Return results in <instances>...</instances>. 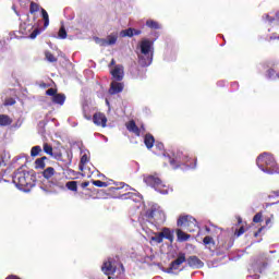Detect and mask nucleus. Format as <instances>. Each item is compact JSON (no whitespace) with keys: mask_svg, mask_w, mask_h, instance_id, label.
<instances>
[{"mask_svg":"<svg viewBox=\"0 0 279 279\" xmlns=\"http://www.w3.org/2000/svg\"><path fill=\"white\" fill-rule=\"evenodd\" d=\"M13 182L20 191L29 193L36 186V175L29 173V171L17 172L13 178Z\"/></svg>","mask_w":279,"mask_h":279,"instance_id":"obj_1","label":"nucleus"},{"mask_svg":"<svg viewBox=\"0 0 279 279\" xmlns=\"http://www.w3.org/2000/svg\"><path fill=\"white\" fill-rule=\"evenodd\" d=\"M142 56L138 57L141 66H149L154 60V41L150 39H142L140 43Z\"/></svg>","mask_w":279,"mask_h":279,"instance_id":"obj_2","label":"nucleus"},{"mask_svg":"<svg viewBox=\"0 0 279 279\" xmlns=\"http://www.w3.org/2000/svg\"><path fill=\"white\" fill-rule=\"evenodd\" d=\"M257 167L264 171V173H271V169L276 167V159L274 155L269 153H263L256 159Z\"/></svg>","mask_w":279,"mask_h":279,"instance_id":"obj_3","label":"nucleus"},{"mask_svg":"<svg viewBox=\"0 0 279 279\" xmlns=\"http://www.w3.org/2000/svg\"><path fill=\"white\" fill-rule=\"evenodd\" d=\"M145 182L148 184V186H151V189H155V191L161 193V195H167L169 193V185L165 184L162 179H160L157 173L147 175L145 178Z\"/></svg>","mask_w":279,"mask_h":279,"instance_id":"obj_4","label":"nucleus"},{"mask_svg":"<svg viewBox=\"0 0 279 279\" xmlns=\"http://www.w3.org/2000/svg\"><path fill=\"white\" fill-rule=\"evenodd\" d=\"M145 217L150 223H154L155 226H160V223L167 221V216H165V213L156 206L150 207L145 213Z\"/></svg>","mask_w":279,"mask_h":279,"instance_id":"obj_5","label":"nucleus"},{"mask_svg":"<svg viewBox=\"0 0 279 279\" xmlns=\"http://www.w3.org/2000/svg\"><path fill=\"white\" fill-rule=\"evenodd\" d=\"M177 226H183L187 232H196L199 229L197 220L192 216H181L177 221Z\"/></svg>","mask_w":279,"mask_h":279,"instance_id":"obj_6","label":"nucleus"},{"mask_svg":"<svg viewBox=\"0 0 279 279\" xmlns=\"http://www.w3.org/2000/svg\"><path fill=\"white\" fill-rule=\"evenodd\" d=\"M155 235L150 238V241H153L154 243H162V241H165V239H167V241H170V243H173V231H171V229L165 227L161 229V232H155Z\"/></svg>","mask_w":279,"mask_h":279,"instance_id":"obj_7","label":"nucleus"},{"mask_svg":"<svg viewBox=\"0 0 279 279\" xmlns=\"http://www.w3.org/2000/svg\"><path fill=\"white\" fill-rule=\"evenodd\" d=\"M101 271L105 276H108V279H112L110 276L117 274V264H114V259L108 258V260L102 264Z\"/></svg>","mask_w":279,"mask_h":279,"instance_id":"obj_8","label":"nucleus"},{"mask_svg":"<svg viewBox=\"0 0 279 279\" xmlns=\"http://www.w3.org/2000/svg\"><path fill=\"white\" fill-rule=\"evenodd\" d=\"M110 73L116 82H122L125 75L124 68L122 64L114 65Z\"/></svg>","mask_w":279,"mask_h":279,"instance_id":"obj_9","label":"nucleus"},{"mask_svg":"<svg viewBox=\"0 0 279 279\" xmlns=\"http://www.w3.org/2000/svg\"><path fill=\"white\" fill-rule=\"evenodd\" d=\"M183 263H186V254L179 253L177 259L171 262L168 272L180 269V265H182Z\"/></svg>","mask_w":279,"mask_h":279,"instance_id":"obj_10","label":"nucleus"},{"mask_svg":"<svg viewBox=\"0 0 279 279\" xmlns=\"http://www.w3.org/2000/svg\"><path fill=\"white\" fill-rule=\"evenodd\" d=\"M93 121H94L95 125H98L99 128H106V125L108 123V118L102 112H96L93 116Z\"/></svg>","mask_w":279,"mask_h":279,"instance_id":"obj_11","label":"nucleus"},{"mask_svg":"<svg viewBox=\"0 0 279 279\" xmlns=\"http://www.w3.org/2000/svg\"><path fill=\"white\" fill-rule=\"evenodd\" d=\"M186 263L189 267H192V269H202L204 267V262L199 259V257L192 255L186 259Z\"/></svg>","mask_w":279,"mask_h":279,"instance_id":"obj_12","label":"nucleus"},{"mask_svg":"<svg viewBox=\"0 0 279 279\" xmlns=\"http://www.w3.org/2000/svg\"><path fill=\"white\" fill-rule=\"evenodd\" d=\"M123 83H120V81H113L110 84L109 95H119V93H123Z\"/></svg>","mask_w":279,"mask_h":279,"instance_id":"obj_13","label":"nucleus"},{"mask_svg":"<svg viewBox=\"0 0 279 279\" xmlns=\"http://www.w3.org/2000/svg\"><path fill=\"white\" fill-rule=\"evenodd\" d=\"M126 130L132 134H135V136H141V129L138 128V125H136V122L134 120H131L126 123Z\"/></svg>","mask_w":279,"mask_h":279,"instance_id":"obj_14","label":"nucleus"},{"mask_svg":"<svg viewBox=\"0 0 279 279\" xmlns=\"http://www.w3.org/2000/svg\"><path fill=\"white\" fill-rule=\"evenodd\" d=\"M154 143H156V138H154V135H151V133H147L144 137V144L147 149H151V147H154Z\"/></svg>","mask_w":279,"mask_h":279,"instance_id":"obj_15","label":"nucleus"},{"mask_svg":"<svg viewBox=\"0 0 279 279\" xmlns=\"http://www.w3.org/2000/svg\"><path fill=\"white\" fill-rule=\"evenodd\" d=\"M56 169L53 167H48L46 168L43 172L41 175L45 178V180H51L53 175H56Z\"/></svg>","mask_w":279,"mask_h":279,"instance_id":"obj_16","label":"nucleus"},{"mask_svg":"<svg viewBox=\"0 0 279 279\" xmlns=\"http://www.w3.org/2000/svg\"><path fill=\"white\" fill-rule=\"evenodd\" d=\"M64 101H66V95L64 94H57L52 97V102L58 106H64Z\"/></svg>","mask_w":279,"mask_h":279,"instance_id":"obj_17","label":"nucleus"},{"mask_svg":"<svg viewBox=\"0 0 279 279\" xmlns=\"http://www.w3.org/2000/svg\"><path fill=\"white\" fill-rule=\"evenodd\" d=\"M108 47L112 45H117V40H119V35L117 33H111L110 35L107 36L106 38Z\"/></svg>","mask_w":279,"mask_h":279,"instance_id":"obj_18","label":"nucleus"},{"mask_svg":"<svg viewBox=\"0 0 279 279\" xmlns=\"http://www.w3.org/2000/svg\"><path fill=\"white\" fill-rule=\"evenodd\" d=\"M0 125L5 128V125H12V118L8 114H0Z\"/></svg>","mask_w":279,"mask_h":279,"instance_id":"obj_19","label":"nucleus"},{"mask_svg":"<svg viewBox=\"0 0 279 279\" xmlns=\"http://www.w3.org/2000/svg\"><path fill=\"white\" fill-rule=\"evenodd\" d=\"M121 38H132L134 36V28L130 27L120 32Z\"/></svg>","mask_w":279,"mask_h":279,"instance_id":"obj_20","label":"nucleus"},{"mask_svg":"<svg viewBox=\"0 0 279 279\" xmlns=\"http://www.w3.org/2000/svg\"><path fill=\"white\" fill-rule=\"evenodd\" d=\"M47 157H41L35 160V169H45Z\"/></svg>","mask_w":279,"mask_h":279,"instance_id":"obj_21","label":"nucleus"},{"mask_svg":"<svg viewBox=\"0 0 279 279\" xmlns=\"http://www.w3.org/2000/svg\"><path fill=\"white\" fill-rule=\"evenodd\" d=\"M177 236L179 241H189V239H191V235L184 233V231H182L181 229L177 230Z\"/></svg>","mask_w":279,"mask_h":279,"instance_id":"obj_22","label":"nucleus"},{"mask_svg":"<svg viewBox=\"0 0 279 279\" xmlns=\"http://www.w3.org/2000/svg\"><path fill=\"white\" fill-rule=\"evenodd\" d=\"M146 27H149V29H160V24L154 20H147Z\"/></svg>","mask_w":279,"mask_h":279,"instance_id":"obj_23","label":"nucleus"},{"mask_svg":"<svg viewBox=\"0 0 279 279\" xmlns=\"http://www.w3.org/2000/svg\"><path fill=\"white\" fill-rule=\"evenodd\" d=\"M41 16L44 19V27L47 29L49 27V13H47V10L41 8Z\"/></svg>","mask_w":279,"mask_h":279,"instance_id":"obj_24","label":"nucleus"},{"mask_svg":"<svg viewBox=\"0 0 279 279\" xmlns=\"http://www.w3.org/2000/svg\"><path fill=\"white\" fill-rule=\"evenodd\" d=\"M39 11H40V4L32 1L31 5H29V13L31 14H36V12H39Z\"/></svg>","mask_w":279,"mask_h":279,"instance_id":"obj_25","label":"nucleus"},{"mask_svg":"<svg viewBox=\"0 0 279 279\" xmlns=\"http://www.w3.org/2000/svg\"><path fill=\"white\" fill-rule=\"evenodd\" d=\"M130 189V185H126L125 183H120L117 187H109V191L111 193H119V191H122V189Z\"/></svg>","mask_w":279,"mask_h":279,"instance_id":"obj_26","label":"nucleus"},{"mask_svg":"<svg viewBox=\"0 0 279 279\" xmlns=\"http://www.w3.org/2000/svg\"><path fill=\"white\" fill-rule=\"evenodd\" d=\"M66 189H69V191H73L74 193H76L77 191V181H70L65 184Z\"/></svg>","mask_w":279,"mask_h":279,"instance_id":"obj_27","label":"nucleus"},{"mask_svg":"<svg viewBox=\"0 0 279 279\" xmlns=\"http://www.w3.org/2000/svg\"><path fill=\"white\" fill-rule=\"evenodd\" d=\"M43 151V148L40 146H34L31 149V156L32 158H36V156H38L40 153Z\"/></svg>","mask_w":279,"mask_h":279,"instance_id":"obj_28","label":"nucleus"},{"mask_svg":"<svg viewBox=\"0 0 279 279\" xmlns=\"http://www.w3.org/2000/svg\"><path fill=\"white\" fill-rule=\"evenodd\" d=\"M58 36L61 40H65L68 34H66V28L64 27V25H62L59 29Z\"/></svg>","mask_w":279,"mask_h":279,"instance_id":"obj_29","label":"nucleus"},{"mask_svg":"<svg viewBox=\"0 0 279 279\" xmlns=\"http://www.w3.org/2000/svg\"><path fill=\"white\" fill-rule=\"evenodd\" d=\"M44 151L48 156H53V147L51 145H49L48 143L44 144Z\"/></svg>","mask_w":279,"mask_h":279,"instance_id":"obj_30","label":"nucleus"},{"mask_svg":"<svg viewBox=\"0 0 279 279\" xmlns=\"http://www.w3.org/2000/svg\"><path fill=\"white\" fill-rule=\"evenodd\" d=\"M95 43L96 45H99V47H108V40L105 38L96 37Z\"/></svg>","mask_w":279,"mask_h":279,"instance_id":"obj_31","label":"nucleus"},{"mask_svg":"<svg viewBox=\"0 0 279 279\" xmlns=\"http://www.w3.org/2000/svg\"><path fill=\"white\" fill-rule=\"evenodd\" d=\"M45 56H46V60H48V62H58V58H56V56H53V53H51V51H46Z\"/></svg>","mask_w":279,"mask_h":279,"instance_id":"obj_32","label":"nucleus"},{"mask_svg":"<svg viewBox=\"0 0 279 279\" xmlns=\"http://www.w3.org/2000/svg\"><path fill=\"white\" fill-rule=\"evenodd\" d=\"M121 199H134L136 197V193L128 192L120 195Z\"/></svg>","mask_w":279,"mask_h":279,"instance_id":"obj_33","label":"nucleus"},{"mask_svg":"<svg viewBox=\"0 0 279 279\" xmlns=\"http://www.w3.org/2000/svg\"><path fill=\"white\" fill-rule=\"evenodd\" d=\"M94 186H97L98 189H106L108 186L107 182H104L101 180L93 181Z\"/></svg>","mask_w":279,"mask_h":279,"instance_id":"obj_34","label":"nucleus"},{"mask_svg":"<svg viewBox=\"0 0 279 279\" xmlns=\"http://www.w3.org/2000/svg\"><path fill=\"white\" fill-rule=\"evenodd\" d=\"M262 221H263V211H259L253 217V223H262Z\"/></svg>","mask_w":279,"mask_h":279,"instance_id":"obj_35","label":"nucleus"},{"mask_svg":"<svg viewBox=\"0 0 279 279\" xmlns=\"http://www.w3.org/2000/svg\"><path fill=\"white\" fill-rule=\"evenodd\" d=\"M58 94V89L56 88H49L48 90H46V95H48V97H53Z\"/></svg>","mask_w":279,"mask_h":279,"instance_id":"obj_36","label":"nucleus"},{"mask_svg":"<svg viewBox=\"0 0 279 279\" xmlns=\"http://www.w3.org/2000/svg\"><path fill=\"white\" fill-rule=\"evenodd\" d=\"M203 243H204V245H210V243H213V236L206 235V236L203 239Z\"/></svg>","mask_w":279,"mask_h":279,"instance_id":"obj_37","label":"nucleus"},{"mask_svg":"<svg viewBox=\"0 0 279 279\" xmlns=\"http://www.w3.org/2000/svg\"><path fill=\"white\" fill-rule=\"evenodd\" d=\"M242 234H245V227L243 226L240 227V229L234 232L235 236H241Z\"/></svg>","mask_w":279,"mask_h":279,"instance_id":"obj_38","label":"nucleus"},{"mask_svg":"<svg viewBox=\"0 0 279 279\" xmlns=\"http://www.w3.org/2000/svg\"><path fill=\"white\" fill-rule=\"evenodd\" d=\"M263 19L264 21H268L269 23H274V21H276V17H272L269 14H264Z\"/></svg>","mask_w":279,"mask_h":279,"instance_id":"obj_39","label":"nucleus"},{"mask_svg":"<svg viewBox=\"0 0 279 279\" xmlns=\"http://www.w3.org/2000/svg\"><path fill=\"white\" fill-rule=\"evenodd\" d=\"M155 149H157V151H165V144L162 143H157L155 145Z\"/></svg>","mask_w":279,"mask_h":279,"instance_id":"obj_40","label":"nucleus"},{"mask_svg":"<svg viewBox=\"0 0 279 279\" xmlns=\"http://www.w3.org/2000/svg\"><path fill=\"white\" fill-rule=\"evenodd\" d=\"M268 265L269 264L267 262L262 263L259 266V274H263V271H265V269H267Z\"/></svg>","mask_w":279,"mask_h":279,"instance_id":"obj_41","label":"nucleus"},{"mask_svg":"<svg viewBox=\"0 0 279 279\" xmlns=\"http://www.w3.org/2000/svg\"><path fill=\"white\" fill-rule=\"evenodd\" d=\"M16 104V100L14 98L7 99L4 102V106H14Z\"/></svg>","mask_w":279,"mask_h":279,"instance_id":"obj_42","label":"nucleus"},{"mask_svg":"<svg viewBox=\"0 0 279 279\" xmlns=\"http://www.w3.org/2000/svg\"><path fill=\"white\" fill-rule=\"evenodd\" d=\"M38 34H40V29L36 28L35 31H33V34L29 35V38H32V40H34V38H36V36H38Z\"/></svg>","mask_w":279,"mask_h":279,"instance_id":"obj_43","label":"nucleus"},{"mask_svg":"<svg viewBox=\"0 0 279 279\" xmlns=\"http://www.w3.org/2000/svg\"><path fill=\"white\" fill-rule=\"evenodd\" d=\"M86 162H88V156L87 155H83L81 157V165H86Z\"/></svg>","mask_w":279,"mask_h":279,"instance_id":"obj_44","label":"nucleus"},{"mask_svg":"<svg viewBox=\"0 0 279 279\" xmlns=\"http://www.w3.org/2000/svg\"><path fill=\"white\" fill-rule=\"evenodd\" d=\"M143 34V31L133 28V36H141Z\"/></svg>","mask_w":279,"mask_h":279,"instance_id":"obj_45","label":"nucleus"},{"mask_svg":"<svg viewBox=\"0 0 279 279\" xmlns=\"http://www.w3.org/2000/svg\"><path fill=\"white\" fill-rule=\"evenodd\" d=\"M265 229V227H260L255 233L254 236H258V234H260V232H263V230Z\"/></svg>","mask_w":279,"mask_h":279,"instance_id":"obj_46","label":"nucleus"},{"mask_svg":"<svg viewBox=\"0 0 279 279\" xmlns=\"http://www.w3.org/2000/svg\"><path fill=\"white\" fill-rule=\"evenodd\" d=\"M39 86H40V88H49V86H51V85L47 84V83H40Z\"/></svg>","mask_w":279,"mask_h":279,"instance_id":"obj_47","label":"nucleus"},{"mask_svg":"<svg viewBox=\"0 0 279 279\" xmlns=\"http://www.w3.org/2000/svg\"><path fill=\"white\" fill-rule=\"evenodd\" d=\"M88 184H90V182L85 181L81 184L82 189H86V186H88Z\"/></svg>","mask_w":279,"mask_h":279,"instance_id":"obj_48","label":"nucleus"},{"mask_svg":"<svg viewBox=\"0 0 279 279\" xmlns=\"http://www.w3.org/2000/svg\"><path fill=\"white\" fill-rule=\"evenodd\" d=\"M51 184H53V186H59L60 181H58V180H52V181H51Z\"/></svg>","mask_w":279,"mask_h":279,"instance_id":"obj_49","label":"nucleus"},{"mask_svg":"<svg viewBox=\"0 0 279 279\" xmlns=\"http://www.w3.org/2000/svg\"><path fill=\"white\" fill-rule=\"evenodd\" d=\"M267 73H268L269 77H271V75H274L275 71H274V69H269V70L267 71Z\"/></svg>","mask_w":279,"mask_h":279,"instance_id":"obj_50","label":"nucleus"},{"mask_svg":"<svg viewBox=\"0 0 279 279\" xmlns=\"http://www.w3.org/2000/svg\"><path fill=\"white\" fill-rule=\"evenodd\" d=\"M5 279H21V278H19L17 276L11 275V276H8Z\"/></svg>","mask_w":279,"mask_h":279,"instance_id":"obj_51","label":"nucleus"},{"mask_svg":"<svg viewBox=\"0 0 279 279\" xmlns=\"http://www.w3.org/2000/svg\"><path fill=\"white\" fill-rule=\"evenodd\" d=\"M275 21H278V23H279V11H277L275 14Z\"/></svg>","mask_w":279,"mask_h":279,"instance_id":"obj_52","label":"nucleus"},{"mask_svg":"<svg viewBox=\"0 0 279 279\" xmlns=\"http://www.w3.org/2000/svg\"><path fill=\"white\" fill-rule=\"evenodd\" d=\"M114 64H117V61L114 59H112L109 66H114Z\"/></svg>","mask_w":279,"mask_h":279,"instance_id":"obj_53","label":"nucleus"},{"mask_svg":"<svg viewBox=\"0 0 279 279\" xmlns=\"http://www.w3.org/2000/svg\"><path fill=\"white\" fill-rule=\"evenodd\" d=\"M170 165H171L172 167H175V159H171V158H170Z\"/></svg>","mask_w":279,"mask_h":279,"instance_id":"obj_54","label":"nucleus"},{"mask_svg":"<svg viewBox=\"0 0 279 279\" xmlns=\"http://www.w3.org/2000/svg\"><path fill=\"white\" fill-rule=\"evenodd\" d=\"M84 117L87 119V121H90L93 119V117H90V116H88L86 113H84Z\"/></svg>","mask_w":279,"mask_h":279,"instance_id":"obj_55","label":"nucleus"},{"mask_svg":"<svg viewBox=\"0 0 279 279\" xmlns=\"http://www.w3.org/2000/svg\"><path fill=\"white\" fill-rule=\"evenodd\" d=\"M271 223V218L266 219V226H269Z\"/></svg>","mask_w":279,"mask_h":279,"instance_id":"obj_56","label":"nucleus"},{"mask_svg":"<svg viewBox=\"0 0 279 279\" xmlns=\"http://www.w3.org/2000/svg\"><path fill=\"white\" fill-rule=\"evenodd\" d=\"M206 231H207V232H210V229H209L208 227H206Z\"/></svg>","mask_w":279,"mask_h":279,"instance_id":"obj_57","label":"nucleus"},{"mask_svg":"<svg viewBox=\"0 0 279 279\" xmlns=\"http://www.w3.org/2000/svg\"><path fill=\"white\" fill-rule=\"evenodd\" d=\"M239 223H242V220H241V218H239Z\"/></svg>","mask_w":279,"mask_h":279,"instance_id":"obj_58","label":"nucleus"},{"mask_svg":"<svg viewBox=\"0 0 279 279\" xmlns=\"http://www.w3.org/2000/svg\"><path fill=\"white\" fill-rule=\"evenodd\" d=\"M120 267L123 269V264H120Z\"/></svg>","mask_w":279,"mask_h":279,"instance_id":"obj_59","label":"nucleus"}]
</instances>
